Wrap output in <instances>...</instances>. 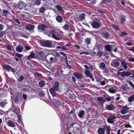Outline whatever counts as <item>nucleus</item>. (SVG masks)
Here are the masks:
<instances>
[{"mask_svg":"<svg viewBox=\"0 0 134 134\" xmlns=\"http://www.w3.org/2000/svg\"><path fill=\"white\" fill-rule=\"evenodd\" d=\"M59 84L58 82H55L53 84V87L49 89L50 93L53 97L55 96V93L58 91L59 90Z\"/></svg>","mask_w":134,"mask_h":134,"instance_id":"1","label":"nucleus"},{"mask_svg":"<svg viewBox=\"0 0 134 134\" xmlns=\"http://www.w3.org/2000/svg\"><path fill=\"white\" fill-rule=\"evenodd\" d=\"M49 34L50 35L48 36H51L52 37L56 40H59L61 38V34L56 31L52 30L51 31L50 30H49Z\"/></svg>","mask_w":134,"mask_h":134,"instance_id":"2","label":"nucleus"},{"mask_svg":"<svg viewBox=\"0 0 134 134\" xmlns=\"http://www.w3.org/2000/svg\"><path fill=\"white\" fill-rule=\"evenodd\" d=\"M38 29L40 31L42 32L45 34L50 36L49 30H48L44 24H41L38 26Z\"/></svg>","mask_w":134,"mask_h":134,"instance_id":"3","label":"nucleus"},{"mask_svg":"<svg viewBox=\"0 0 134 134\" xmlns=\"http://www.w3.org/2000/svg\"><path fill=\"white\" fill-rule=\"evenodd\" d=\"M100 24L101 22L99 19L95 18L92 23L91 25L93 28H98L100 27Z\"/></svg>","mask_w":134,"mask_h":134,"instance_id":"4","label":"nucleus"},{"mask_svg":"<svg viewBox=\"0 0 134 134\" xmlns=\"http://www.w3.org/2000/svg\"><path fill=\"white\" fill-rule=\"evenodd\" d=\"M84 67L85 68V74L87 77L92 78V74L89 69H91L89 68V66L86 65H84Z\"/></svg>","mask_w":134,"mask_h":134,"instance_id":"5","label":"nucleus"},{"mask_svg":"<svg viewBox=\"0 0 134 134\" xmlns=\"http://www.w3.org/2000/svg\"><path fill=\"white\" fill-rule=\"evenodd\" d=\"M46 59H49V61L51 63H53L54 62H56L55 61V55L53 54H50L47 55L46 57Z\"/></svg>","mask_w":134,"mask_h":134,"instance_id":"6","label":"nucleus"},{"mask_svg":"<svg viewBox=\"0 0 134 134\" xmlns=\"http://www.w3.org/2000/svg\"><path fill=\"white\" fill-rule=\"evenodd\" d=\"M40 43L43 47H50L52 45L51 42L49 40L41 41Z\"/></svg>","mask_w":134,"mask_h":134,"instance_id":"7","label":"nucleus"},{"mask_svg":"<svg viewBox=\"0 0 134 134\" xmlns=\"http://www.w3.org/2000/svg\"><path fill=\"white\" fill-rule=\"evenodd\" d=\"M3 68L4 69L7 71H9L10 70H11V71L13 73L14 72H15V70L14 68L8 65H4L3 66Z\"/></svg>","mask_w":134,"mask_h":134,"instance_id":"8","label":"nucleus"},{"mask_svg":"<svg viewBox=\"0 0 134 134\" xmlns=\"http://www.w3.org/2000/svg\"><path fill=\"white\" fill-rule=\"evenodd\" d=\"M111 64L112 66L117 67L119 66L120 63L118 60H113Z\"/></svg>","mask_w":134,"mask_h":134,"instance_id":"9","label":"nucleus"},{"mask_svg":"<svg viewBox=\"0 0 134 134\" xmlns=\"http://www.w3.org/2000/svg\"><path fill=\"white\" fill-rule=\"evenodd\" d=\"M98 103L100 105H103L104 103L106 102V100L102 97H98L97 98Z\"/></svg>","mask_w":134,"mask_h":134,"instance_id":"10","label":"nucleus"},{"mask_svg":"<svg viewBox=\"0 0 134 134\" xmlns=\"http://www.w3.org/2000/svg\"><path fill=\"white\" fill-rule=\"evenodd\" d=\"M3 15L7 18L10 17L11 16L10 13L7 10H3Z\"/></svg>","mask_w":134,"mask_h":134,"instance_id":"11","label":"nucleus"},{"mask_svg":"<svg viewBox=\"0 0 134 134\" xmlns=\"http://www.w3.org/2000/svg\"><path fill=\"white\" fill-rule=\"evenodd\" d=\"M129 108L126 105L123 107L121 110V113L122 114H124L128 111Z\"/></svg>","mask_w":134,"mask_h":134,"instance_id":"12","label":"nucleus"},{"mask_svg":"<svg viewBox=\"0 0 134 134\" xmlns=\"http://www.w3.org/2000/svg\"><path fill=\"white\" fill-rule=\"evenodd\" d=\"M25 27L27 30H32L34 29L35 26L29 24L26 25Z\"/></svg>","mask_w":134,"mask_h":134,"instance_id":"13","label":"nucleus"},{"mask_svg":"<svg viewBox=\"0 0 134 134\" xmlns=\"http://www.w3.org/2000/svg\"><path fill=\"white\" fill-rule=\"evenodd\" d=\"M114 45H107L105 46V49L109 52H111V49L114 48Z\"/></svg>","mask_w":134,"mask_h":134,"instance_id":"14","label":"nucleus"},{"mask_svg":"<svg viewBox=\"0 0 134 134\" xmlns=\"http://www.w3.org/2000/svg\"><path fill=\"white\" fill-rule=\"evenodd\" d=\"M73 75L76 78L80 79H81L82 76V75L79 72H74Z\"/></svg>","mask_w":134,"mask_h":134,"instance_id":"15","label":"nucleus"},{"mask_svg":"<svg viewBox=\"0 0 134 134\" xmlns=\"http://www.w3.org/2000/svg\"><path fill=\"white\" fill-rule=\"evenodd\" d=\"M131 73L129 71H124L121 72L120 74V76L121 77L124 76H127L131 75Z\"/></svg>","mask_w":134,"mask_h":134,"instance_id":"16","label":"nucleus"},{"mask_svg":"<svg viewBox=\"0 0 134 134\" xmlns=\"http://www.w3.org/2000/svg\"><path fill=\"white\" fill-rule=\"evenodd\" d=\"M106 108L107 110H114L115 108V107L113 104L107 105L106 107Z\"/></svg>","mask_w":134,"mask_h":134,"instance_id":"17","label":"nucleus"},{"mask_svg":"<svg viewBox=\"0 0 134 134\" xmlns=\"http://www.w3.org/2000/svg\"><path fill=\"white\" fill-rule=\"evenodd\" d=\"M85 112L84 110H80L78 113L79 116L80 117H83L85 115Z\"/></svg>","mask_w":134,"mask_h":134,"instance_id":"18","label":"nucleus"},{"mask_svg":"<svg viewBox=\"0 0 134 134\" xmlns=\"http://www.w3.org/2000/svg\"><path fill=\"white\" fill-rule=\"evenodd\" d=\"M7 124L9 126L13 127L15 126V123L11 120H8L7 122Z\"/></svg>","mask_w":134,"mask_h":134,"instance_id":"19","label":"nucleus"},{"mask_svg":"<svg viewBox=\"0 0 134 134\" xmlns=\"http://www.w3.org/2000/svg\"><path fill=\"white\" fill-rule=\"evenodd\" d=\"M60 54H61L63 56V57H64V58L65 59V62L66 65H69V64L68 63L67 57L66 55L64 54V53L62 52H60Z\"/></svg>","mask_w":134,"mask_h":134,"instance_id":"20","label":"nucleus"},{"mask_svg":"<svg viewBox=\"0 0 134 134\" xmlns=\"http://www.w3.org/2000/svg\"><path fill=\"white\" fill-rule=\"evenodd\" d=\"M104 36L106 39H112L113 37L112 36H110L109 34L107 32H105L104 34Z\"/></svg>","mask_w":134,"mask_h":134,"instance_id":"21","label":"nucleus"},{"mask_svg":"<svg viewBox=\"0 0 134 134\" xmlns=\"http://www.w3.org/2000/svg\"><path fill=\"white\" fill-rule=\"evenodd\" d=\"M25 5H26L25 3L21 2V1H20L18 5V7L20 9H22L25 7Z\"/></svg>","mask_w":134,"mask_h":134,"instance_id":"22","label":"nucleus"},{"mask_svg":"<svg viewBox=\"0 0 134 134\" xmlns=\"http://www.w3.org/2000/svg\"><path fill=\"white\" fill-rule=\"evenodd\" d=\"M23 47L19 45L16 48V51L18 52H21L23 51Z\"/></svg>","mask_w":134,"mask_h":134,"instance_id":"23","label":"nucleus"},{"mask_svg":"<svg viewBox=\"0 0 134 134\" xmlns=\"http://www.w3.org/2000/svg\"><path fill=\"white\" fill-rule=\"evenodd\" d=\"M23 90L24 92H28L29 93L32 92V89L31 87H28L27 88H23Z\"/></svg>","mask_w":134,"mask_h":134,"instance_id":"24","label":"nucleus"},{"mask_svg":"<svg viewBox=\"0 0 134 134\" xmlns=\"http://www.w3.org/2000/svg\"><path fill=\"white\" fill-rule=\"evenodd\" d=\"M31 3L32 4H35L38 5L41 4L40 0H32Z\"/></svg>","mask_w":134,"mask_h":134,"instance_id":"25","label":"nucleus"},{"mask_svg":"<svg viewBox=\"0 0 134 134\" xmlns=\"http://www.w3.org/2000/svg\"><path fill=\"white\" fill-rule=\"evenodd\" d=\"M99 67L101 69H104L106 67V65L104 63L102 62L100 64Z\"/></svg>","mask_w":134,"mask_h":134,"instance_id":"26","label":"nucleus"},{"mask_svg":"<svg viewBox=\"0 0 134 134\" xmlns=\"http://www.w3.org/2000/svg\"><path fill=\"white\" fill-rule=\"evenodd\" d=\"M105 132V130L103 128H100L98 130V133L99 134H104Z\"/></svg>","mask_w":134,"mask_h":134,"instance_id":"27","label":"nucleus"},{"mask_svg":"<svg viewBox=\"0 0 134 134\" xmlns=\"http://www.w3.org/2000/svg\"><path fill=\"white\" fill-rule=\"evenodd\" d=\"M56 20L58 22H61L62 21V17L60 15H58L56 18Z\"/></svg>","mask_w":134,"mask_h":134,"instance_id":"28","label":"nucleus"},{"mask_svg":"<svg viewBox=\"0 0 134 134\" xmlns=\"http://www.w3.org/2000/svg\"><path fill=\"white\" fill-rule=\"evenodd\" d=\"M115 118H109L108 119H107L108 122L110 123H113L114 121L113 120L114 119H115Z\"/></svg>","mask_w":134,"mask_h":134,"instance_id":"29","label":"nucleus"},{"mask_svg":"<svg viewBox=\"0 0 134 134\" xmlns=\"http://www.w3.org/2000/svg\"><path fill=\"white\" fill-rule=\"evenodd\" d=\"M45 82L42 80H41L39 82V86L40 87H42L44 86L45 85Z\"/></svg>","mask_w":134,"mask_h":134,"instance_id":"30","label":"nucleus"},{"mask_svg":"<svg viewBox=\"0 0 134 134\" xmlns=\"http://www.w3.org/2000/svg\"><path fill=\"white\" fill-rule=\"evenodd\" d=\"M54 103L57 105H58L61 104V103L59 100L58 99H54Z\"/></svg>","mask_w":134,"mask_h":134,"instance_id":"31","label":"nucleus"},{"mask_svg":"<svg viewBox=\"0 0 134 134\" xmlns=\"http://www.w3.org/2000/svg\"><path fill=\"white\" fill-rule=\"evenodd\" d=\"M85 17V14L84 13H82L79 17V19L80 20H84Z\"/></svg>","mask_w":134,"mask_h":134,"instance_id":"32","label":"nucleus"},{"mask_svg":"<svg viewBox=\"0 0 134 134\" xmlns=\"http://www.w3.org/2000/svg\"><path fill=\"white\" fill-rule=\"evenodd\" d=\"M39 12L40 13H43L46 10L45 8L44 7H41L39 8Z\"/></svg>","mask_w":134,"mask_h":134,"instance_id":"33","label":"nucleus"},{"mask_svg":"<svg viewBox=\"0 0 134 134\" xmlns=\"http://www.w3.org/2000/svg\"><path fill=\"white\" fill-rule=\"evenodd\" d=\"M128 101L129 102H131L133 101H134V95H132L128 99Z\"/></svg>","mask_w":134,"mask_h":134,"instance_id":"34","label":"nucleus"},{"mask_svg":"<svg viewBox=\"0 0 134 134\" xmlns=\"http://www.w3.org/2000/svg\"><path fill=\"white\" fill-rule=\"evenodd\" d=\"M121 64L123 66V67H124L125 69H127V66L126 62L124 61H122L121 62Z\"/></svg>","mask_w":134,"mask_h":134,"instance_id":"35","label":"nucleus"},{"mask_svg":"<svg viewBox=\"0 0 134 134\" xmlns=\"http://www.w3.org/2000/svg\"><path fill=\"white\" fill-rule=\"evenodd\" d=\"M125 44L127 46H129L132 45V41L131 40L128 41L125 43Z\"/></svg>","mask_w":134,"mask_h":134,"instance_id":"36","label":"nucleus"},{"mask_svg":"<svg viewBox=\"0 0 134 134\" xmlns=\"http://www.w3.org/2000/svg\"><path fill=\"white\" fill-rule=\"evenodd\" d=\"M91 39L89 38H87L85 39V42L87 44H88L90 43Z\"/></svg>","mask_w":134,"mask_h":134,"instance_id":"37","label":"nucleus"},{"mask_svg":"<svg viewBox=\"0 0 134 134\" xmlns=\"http://www.w3.org/2000/svg\"><path fill=\"white\" fill-rule=\"evenodd\" d=\"M127 35V34L125 31L121 32L119 34V36L120 37H122L124 36H126Z\"/></svg>","mask_w":134,"mask_h":134,"instance_id":"38","label":"nucleus"},{"mask_svg":"<svg viewBox=\"0 0 134 134\" xmlns=\"http://www.w3.org/2000/svg\"><path fill=\"white\" fill-rule=\"evenodd\" d=\"M7 104L6 102L4 101H0V106L2 107H3Z\"/></svg>","mask_w":134,"mask_h":134,"instance_id":"39","label":"nucleus"},{"mask_svg":"<svg viewBox=\"0 0 134 134\" xmlns=\"http://www.w3.org/2000/svg\"><path fill=\"white\" fill-rule=\"evenodd\" d=\"M63 28L65 30H67L69 29V26L68 25L65 24L63 27Z\"/></svg>","mask_w":134,"mask_h":134,"instance_id":"40","label":"nucleus"},{"mask_svg":"<svg viewBox=\"0 0 134 134\" xmlns=\"http://www.w3.org/2000/svg\"><path fill=\"white\" fill-rule=\"evenodd\" d=\"M35 54L34 53H32L30 54L27 57V59H29L34 58L35 57Z\"/></svg>","mask_w":134,"mask_h":134,"instance_id":"41","label":"nucleus"},{"mask_svg":"<svg viewBox=\"0 0 134 134\" xmlns=\"http://www.w3.org/2000/svg\"><path fill=\"white\" fill-rule=\"evenodd\" d=\"M111 0H103L101 2V4H103L105 2L110 3Z\"/></svg>","mask_w":134,"mask_h":134,"instance_id":"42","label":"nucleus"},{"mask_svg":"<svg viewBox=\"0 0 134 134\" xmlns=\"http://www.w3.org/2000/svg\"><path fill=\"white\" fill-rule=\"evenodd\" d=\"M68 49L69 47H68L67 46V45H66V46H62L61 50H67Z\"/></svg>","mask_w":134,"mask_h":134,"instance_id":"43","label":"nucleus"},{"mask_svg":"<svg viewBox=\"0 0 134 134\" xmlns=\"http://www.w3.org/2000/svg\"><path fill=\"white\" fill-rule=\"evenodd\" d=\"M24 79V77L22 75L20 76L18 79V81L19 82H20L22 81Z\"/></svg>","mask_w":134,"mask_h":134,"instance_id":"44","label":"nucleus"},{"mask_svg":"<svg viewBox=\"0 0 134 134\" xmlns=\"http://www.w3.org/2000/svg\"><path fill=\"white\" fill-rule=\"evenodd\" d=\"M109 91L111 93H114L116 92L115 90L113 88L109 89Z\"/></svg>","mask_w":134,"mask_h":134,"instance_id":"45","label":"nucleus"},{"mask_svg":"<svg viewBox=\"0 0 134 134\" xmlns=\"http://www.w3.org/2000/svg\"><path fill=\"white\" fill-rule=\"evenodd\" d=\"M73 110H72L68 114L69 117L72 116V115H73Z\"/></svg>","mask_w":134,"mask_h":134,"instance_id":"46","label":"nucleus"},{"mask_svg":"<svg viewBox=\"0 0 134 134\" xmlns=\"http://www.w3.org/2000/svg\"><path fill=\"white\" fill-rule=\"evenodd\" d=\"M7 49L10 51H11L12 50L11 47L10 46L9 44H7L5 45Z\"/></svg>","mask_w":134,"mask_h":134,"instance_id":"47","label":"nucleus"},{"mask_svg":"<svg viewBox=\"0 0 134 134\" xmlns=\"http://www.w3.org/2000/svg\"><path fill=\"white\" fill-rule=\"evenodd\" d=\"M128 83L130 86L132 87V88L134 90V85L133 83L131 82H129Z\"/></svg>","mask_w":134,"mask_h":134,"instance_id":"48","label":"nucleus"},{"mask_svg":"<svg viewBox=\"0 0 134 134\" xmlns=\"http://www.w3.org/2000/svg\"><path fill=\"white\" fill-rule=\"evenodd\" d=\"M56 8L58 10H61L62 9L61 6L60 5H57L56 6Z\"/></svg>","mask_w":134,"mask_h":134,"instance_id":"49","label":"nucleus"},{"mask_svg":"<svg viewBox=\"0 0 134 134\" xmlns=\"http://www.w3.org/2000/svg\"><path fill=\"white\" fill-rule=\"evenodd\" d=\"M5 33V31L0 32V37H1L4 35Z\"/></svg>","mask_w":134,"mask_h":134,"instance_id":"50","label":"nucleus"},{"mask_svg":"<svg viewBox=\"0 0 134 134\" xmlns=\"http://www.w3.org/2000/svg\"><path fill=\"white\" fill-rule=\"evenodd\" d=\"M39 95L42 97H43L45 95L44 93L42 92H40L39 93Z\"/></svg>","mask_w":134,"mask_h":134,"instance_id":"51","label":"nucleus"},{"mask_svg":"<svg viewBox=\"0 0 134 134\" xmlns=\"http://www.w3.org/2000/svg\"><path fill=\"white\" fill-rule=\"evenodd\" d=\"M103 72H105L107 73H108L109 72V71L108 69L106 67L104 69H103Z\"/></svg>","mask_w":134,"mask_h":134,"instance_id":"52","label":"nucleus"},{"mask_svg":"<svg viewBox=\"0 0 134 134\" xmlns=\"http://www.w3.org/2000/svg\"><path fill=\"white\" fill-rule=\"evenodd\" d=\"M16 56L18 58H20L23 56L21 54H20L17 53H16Z\"/></svg>","mask_w":134,"mask_h":134,"instance_id":"53","label":"nucleus"},{"mask_svg":"<svg viewBox=\"0 0 134 134\" xmlns=\"http://www.w3.org/2000/svg\"><path fill=\"white\" fill-rule=\"evenodd\" d=\"M59 58L60 60H61L63 62L64 60L65 61V59L64 58L63 56L62 57L61 56H60L59 57Z\"/></svg>","mask_w":134,"mask_h":134,"instance_id":"54","label":"nucleus"},{"mask_svg":"<svg viewBox=\"0 0 134 134\" xmlns=\"http://www.w3.org/2000/svg\"><path fill=\"white\" fill-rule=\"evenodd\" d=\"M113 27L117 30H119V29L118 26L117 25H114L113 26Z\"/></svg>","mask_w":134,"mask_h":134,"instance_id":"55","label":"nucleus"},{"mask_svg":"<svg viewBox=\"0 0 134 134\" xmlns=\"http://www.w3.org/2000/svg\"><path fill=\"white\" fill-rule=\"evenodd\" d=\"M98 55L100 56L102 55L103 54V52H102L100 51H98Z\"/></svg>","mask_w":134,"mask_h":134,"instance_id":"56","label":"nucleus"},{"mask_svg":"<svg viewBox=\"0 0 134 134\" xmlns=\"http://www.w3.org/2000/svg\"><path fill=\"white\" fill-rule=\"evenodd\" d=\"M22 97L23 99L24 100H26L27 99V96L24 94H23Z\"/></svg>","mask_w":134,"mask_h":134,"instance_id":"57","label":"nucleus"},{"mask_svg":"<svg viewBox=\"0 0 134 134\" xmlns=\"http://www.w3.org/2000/svg\"><path fill=\"white\" fill-rule=\"evenodd\" d=\"M80 54H85L86 55H88L89 54V53L88 52H82L80 53Z\"/></svg>","mask_w":134,"mask_h":134,"instance_id":"58","label":"nucleus"},{"mask_svg":"<svg viewBox=\"0 0 134 134\" xmlns=\"http://www.w3.org/2000/svg\"><path fill=\"white\" fill-rule=\"evenodd\" d=\"M129 61L130 62H134V58L131 57L129 59Z\"/></svg>","mask_w":134,"mask_h":134,"instance_id":"59","label":"nucleus"},{"mask_svg":"<svg viewBox=\"0 0 134 134\" xmlns=\"http://www.w3.org/2000/svg\"><path fill=\"white\" fill-rule=\"evenodd\" d=\"M25 48L26 50H28L31 49V47L30 46H25Z\"/></svg>","mask_w":134,"mask_h":134,"instance_id":"60","label":"nucleus"},{"mask_svg":"<svg viewBox=\"0 0 134 134\" xmlns=\"http://www.w3.org/2000/svg\"><path fill=\"white\" fill-rule=\"evenodd\" d=\"M14 21L19 24H20V22L18 19H14Z\"/></svg>","mask_w":134,"mask_h":134,"instance_id":"61","label":"nucleus"},{"mask_svg":"<svg viewBox=\"0 0 134 134\" xmlns=\"http://www.w3.org/2000/svg\"><path fill=\"white\" fill-rule=\"evenodd\" d=\"M121 22L123 24V23L125 21V19L124 17H122L121 19Z\"/></svg>","mask_w":134,"mask_h":134,"instance_id":"62","label":"nucleus"},{"mask_svg":"<svg viewBox=\"0 0 134 134\" xmlns=\"http://www.w3.org/2000/svg\"><path fill=\"white\" fill-rule=\"evenodd\" d=\"M20 16L23 18H25L26 17L25 15L23 13L19 14Z\"/></svg>","mask_w":134,"mask_h":134,"instance_id":"63","label":"nucleus"},{"mask_svg":"<svg viewBox=\"0 0 134 134\" xmlns=\"http://www.w3.org/2000/svg\"><path fill=\"white\" fill-rule=\"evenodd\" d=\"M129 51H132L134 53V46L132 48L129 50Z\"/></svg>","mask_w":134,"mask_h":134,"instance_id":"64","label":"nucleus"}]
</instances>
